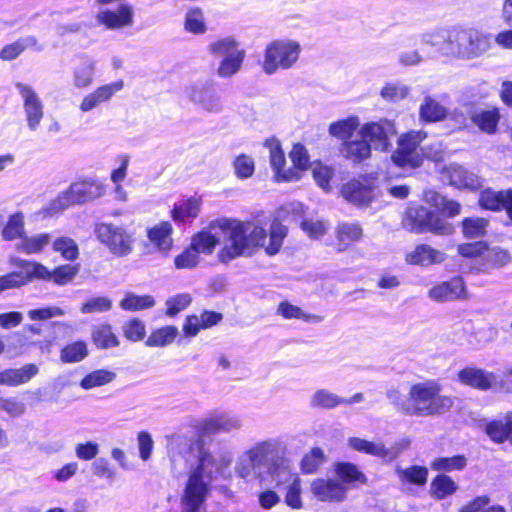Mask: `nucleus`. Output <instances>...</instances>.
<instances>
[{"label": "nucleus", "instance_id": "1", "mask_svg": "<svg viewBox=\"0 0 512 512\" xmlns=\"http://www.w3.org/2000/svg\"><path fill=\"white\" fill-rule=\"evenodd\" d=\"M211 230H219L224 238V246L218 252V259L228 263L238 257L251 256L258 249L263 248L269 256L276 255L287 237L286 226L275 220L267 231L259 223L253 221H240L237 219H219L210 224Z\"/></svg>", "mask_w": 512, "mask_h": 512}, {"label": "nucleus", "instance_id": "2", "mask_svg": "<svg viewBox=\"0 0 512 512\" xmlns=\"http://www.w3.org/2000/svg\"><path fill=\"white\" fill-rule=\"evenodd\" d=\"M184 445L189 452H196V462L191 465L188 479L181 497V512H201L207 496L210 493L211 483L218 479L231 477L230 467L233 455L229 451L213 453L201 444Z\"/></svg>", "mask_w": 512, "mask_h": 512}, {"label": "nucleus", "instance_id": "3", "mask_svg": "<svg viewBox=\"0 0 512 512\" xmlns=\"http://www.w3.org/2000/svg\"><path fill=\"white\" fill-rule=\"evenodd\" d=\"M441 384L436 380H425L410 386L405 415L435 417L447 413L454 405V399L441 394Z\"/></svg>", "mask_w": 512, "mask_h": 512}, {"label": "nucleus", "instance_id": "4", "mask_svg": "<svg viewBox=\"0 0 512 512\" xmlns=\"http://www.w3.org/2000/svg\"><path fill=\"white\" fill-rule=\"evenodd\" d=\"M284 451L283 442L277 438L258 441L238 457L235 472L245 480L258 478L262 469L270 470L278 465Z\"/></svg>", "mask_w": 512, "mask_h": 512}, {"label": "nucleus", "instance_id": "5", "mask_svg": "<svg viewBox=\"0 0 512 512\" xmlns=\"http://www.w3.org/2000/svg\"><path fill=\"white\" fill-rule=\"evenodd\" d=\"M491 48V36L475 28L454 26L449 28L444 56L458 60H474Z\"/></svg>", "mask_w": 512, "mask_h": 512}, {"label": "nucleus", "instance_id": "6", "mask_svg": "<svg viewBox=\"0 0 512 512\" xmlns=\"http://www.w3.org/2000/svg\"><path fill=\"white\" fill-rule=\"evenodd\" d=\"M106 186L95 179L72 183L65 191L58 194L49 204V212L59 213L70 206L92 202L103 197Z\"/></svg>", "mask_w": 512, "mask_h": 512}, {"label": "nucleus", "instance_id": "7", "mask_svg": "<svg viewBox=\"0 0 512 512\" xmlns=\"http://www.w3.org/2000/svg\"><path fill=\"white\" fill-rule=\"evenodd\" d=\"M208 51L213 57L221 59L216 74L224 79L231 78L241 70L246 56L245 50L231 36L212 41Z\"/></svg>", "mask_w": 512, "mask_h": 512}, {"label": "nucleus", "instance_id": "8", "mask_svg": "<svg viewBox=\"0 0 512 512\" xmlns=\"http://www.w3.org/2000/svg\"><path fill=\"white\" fill-rule=\"evenodd\" d=\"M299 42L291 39H278L270 42L264 51L262 70L272 75L278 70H288L295 65L301 53Z\"/></svg>", "mask_w": 512, "mask_h": 512}, {"label": "nucleus", "instance_id": "9", "mask_svg": "<svg viewBox=\"0 0 512 512\" xmlns=\"http://www.w3.org/2000/svg\"><path fill=\"white\" fill-rule=\"evenodd\" d=\"M403 225L409 231L416 234L430 232L435 235H450L454 228L451 223L440 218L434 211L417 205L410 206L406 210Z\"/></svg>", "mask_w": 512, "mask_h": 512}, {"label": "nucleus", "instance_id": "10", "mask_svg": "<svg viewBox=\"0 0 512 512\" xmlns=\"http://www.w3.org/2000/svg\"><path fill=\"white\" fill-rule=\"evenodd\" d=\"M97 239L117 257H125L133 250L134 237L123 226L113 223H100L95 227Z\"/></svg>", "mask_w": 512, "mask_h": 512}, {"label": "nucleus", "instance_id": "11", "mask_svg": "<svg viewBox=\"0 0 512 512\" xmlns=\"http://www.w3.org/2000/svg\"><path fill=\"white\" fill-rule=\"evenodd\" d=\"M189 101L197 108L207 114H219L224 109L221 95L211 80H199L187 88Z\"/></svg>", "mask_w": 512, "mask_h": 512}, {"label": "nucleus", "instance_id": "12", "mask_svg": "<svg viewBox=\"0 0 512 512\" xmlns=\"http://www.w3.org/2000/svg\"><path fill=\"white\" fill-rule=\"evenodd\" d=\"M427 137L423 130H412L398 140V148L392 154L393 162L400 167L417 168L422 164V155L419 150L420 143Z\"/></svg>", "mask_w": 512, "mask_h": 512}, {"label": "nucleus", "instance_id": "13", "mask_svg": "<svg viewBox=\"0 0 512 512\" xmlns=\"http://www.w3.org/2000/svg\"><path fill=\"white\" fill-rule=\"evenodd\" d=\"M11 263L18 270L0 277V291L20 288L37 277H43V269L36 265V261L12 258Z\"/></svg>", "mask_w": 512, "mask_h": 512}, {"label": "nucleus", "instance_id": "14", "mask_svg": "<svg viewBox=\"0 0 512 512\" xmlns=\"http://www.w3.org/2000/svg\"><path fill=\"white\" fill-rule=\"evenodd\" d=\"M396 134V128L392 121L381 119L378 122L364 124L358 135L366 139L371 148L386 151L390 147V138Z\"/></svg>", "mask_w": 512, "mask_h": 512}, {"label": "nucleus", "instance_id": "15", "mask_svg": "<svg viewBox=\"0 0 512 512\" xmlns=\"http://www.w3.org/2000/svg\"><path fill=\"white\" fill-rule=\"evenodd\" d=\"M16 88L23 102L25 119L29 130L38 129L44 117V104L37 92L29 85L17 83Z\"/></svg>", "mask_w": 512, "mask_h": 512}, {"label": "nucleus", "instance_id": "16", "mask_svg": "<svg viewBox=\"0 0 512 512\" xmlns=\"http://www.w3.org/2000/svg\"><path fill=\"white\" fill-rule=\"evenodd\" d=\"M376 188L375 179L371 176H361L343 185L341 193L350 203L357 206H368L374 199Z\"/></svg>", "mask_w": 512, "mask_h": 512}, {"label": "nucleus", "instance_id": "17", "mask_svg": "<svg viewBox=\"0 0 512 512\" xmlns=\"http://www.w3.org/2000/svg\"><path fill=\"white\" fill-rule=\"evenodd\" d=\"M428 297L435 302H453L469 298L466 284L461 277H453L448 281L434 285L428 291Z\"/></svg>", "mask_w": 512, "mask_h": 512}, {"label": "nucleus", "instance_id": "18", "mask_svg": "<svg viewBox=\"0 0 512 512\" xmlns=\"http://www.w3.org/2000/svg\"><path fill=\"white\" fill-rule=\"evenodd\" d=\"M408 445L409 441L403 440L395 447L387 448L382 442H373L360 437H350L348 439V446L357 452L391 460L397 458L400 450L407 448Z\"/></svg>", "mask_w": 512, "mask_h": 512}, {"label": "nucleus", "instance_id": "19", "mask_svg": "<svg viewBox=\"0 0 512 512\" xmlns=\"http://www.w3.org/2000/svg\"><path fill=\"white\" fill-rule=\"evenodd\" d=\"M123 87L124 82L122 80L99 86L94 91L84 96L79 105V109L81 112L87 113L99 107L101 104L109 102Z\"/></svg>", "mask_w": 512, "mask_h": 512}, {"label": "nucleus", "instance_id": "20", "mask_svg": "<svg viewBox=\"0 0 512 512\" xmlns=\"http://www.w3.org/2000/svg\"><path fill=\"white\" fill-rule=\"evenodd\" d=\"M243 426L241 417L231 413L213 414L202 423V429L206 433H230L240 430Z\"/></svg>", "mask_w": 512, "mask_h": 512}, {"label": "nucleus", "instance_id": "21", "mask_svg": "<svg viewBox=\"0 0 512 512\" xmlns=\"http://www.w3.org/2000/svg\"><path fill=\"white\" fill-rule=\"evenodd\" d=\"M269 149L270 164L275 173L277 181H294L298 179L297 173L292 170H284L285 156L281 149L280 142L275 138H269L264 143Z\"/></svg>", "mask_w": 512, "mask_h": 512}, {"label": "nucleus", "instance_id": "22", "mask_svg": "<svg viewBox=\"0 0 512 512\" xmlns=\"http://www.w3.org/2000/svg\"><path fill=\"white\" fill-rule=\"evenodd\" d=\"M458 380L467 386L478 390H488L496 382L494 373L477 367H465L457 374Z\"/></svg>", "mask_w": 512, "mask_h": 512}, {"label": "nucleus", "instance_id": "23", "mask_svg": "<svg viewBox=\"0 0 512 512\" xmlns=\"http://www.w3.org/2000/svg\"><path fill=\"white\" fill-rule=\"evenodd\" d=\"M96 20L107 29H121L132 25L133 9L128 5H121L117 10H104L97 14Z\"/></svg>", "mask_w": 512, "mask_h": 512}, {"label": "nucleus", "instance_id": "24", "mask_svg": "<svg viewBox=\"0 0 512 512\" xmlns=\"http://www.w3.org/2000/svg\"><path fill=\"white\" fill-rule=\"evenodd\" d=\"M311 492L323 502H341L346 498V488L334 480L315 479L311 483Z\"/></svg>", "mask_w": 512, "mask_h": 512}, {"label": "nucleus", "instance_id": "25", "mask_svg": "<svg viewBox=\"0 0 512 512\" xmlns=\"http://www.w3.org/2000/svg\"><path fill=\"white\" fill-rule=\"evenodd\" d=\"M445 175L450 184L458 188L475 190L482 186V181L476 174L456 163L446 167Z\"/></svg>", "mask_w": 512, "mask_h": 512}, {"label": "nucleus", "instance_id": "26", "mask_svg": "<svg viewBox=\"0 0 512 512\" xmlns=\"http://www.w3.org/2000/svg\"><path fill=\"white\" fill-rule=\"evenodd\" d=\"M446 254L430 245H417L412 251L406 254V262L411 265L429 266L444 262Z\"/></svg>", "mask_w": 512, "mask_h": 512}, {"label": "nucleus", "instance_id": "27", "mask_svg": "<svg viewBox=\"0 0 512 512\" xmlns=\"http://www.w3.org/2000/svg\"><path fill=\"white\" fill-rule=\"evenodd\" d=\"M172 233V225L162 221L147 229V238L157 250L167 253L173 244Z\"/></svg>", "mask_w": 512, "mask_h": 512}, {"label": "nucleus", "instance_id": "28", "mask_svg": "<svg viewBox=\"0 0 512 512\" xmlns=\"http://www.w3.org/2000/svg\"><path fill=\"white\" fill-rule=\"evenodd\" d=\"M36 265L43 269V277H37V280L53 281L55 284L63 286L71 282L79 271L78 265L65 264L49 270L42 263L36 262Z\"/></svg>", "mask_w": 512, "mask_h": 512}, {"label": "nucleus", "instance_id": "29", "mask_svg": "<svg viewBox=\"0 0 512 512\" xmlns=\"http://www.w3.org/2000/svg\"><path fill=\"white\" fill-rule=\"evenodd\" d=\"M39 372L35 364H26L18 369H6L0 372V382L7 386H19L27 383Z\"/></svg>", "mask_w": 512, "mask_h": 512}, {"label": "nucleus", "instance_id": "30", "mask_svg": "<svg viewBox=\"0 0 512 512\" xmlns=\"http://www.w3.org/2000/svg\"><path fill=\"white\" fill-rule=\"evenodd\" d=\"M340 153L344 158L358 163L371 156V146L366 139L360 137V139L343 142Z\"/></svg>", "mask_w": 512, "mask_h": 512}, {"label": "nucleus", "instance_id": "31", "mask_svg": "<svg viewBox=\"0 0 512 512\" xmlns=\"http://www.w3.org/2000/svg\"><path fill=\"white\" fill-rule=\"evenodd\" d=\"M200 210L201 200L192 197L176 203L171 211V217L176 222H184L187 219L196 218Z\"/></svg>", "mask_w": 512, "mask_h": 512}, {"label": "nucleus", "instance_id": "32", "mask_svg": "<svg viewBox=\"0 0 512 512\" xmlns=\"http://www.w3.org/2000/svg\"><path fill=\"white\" fill-rule=\"evenodd\" d=\"M73 85L78 89L89 87L94 80L95 62L91 59H83L73 68Z\"/></svg>", "mask_w": 512, "mask_h": 512}, {"label": "nucleus", "instance_id": "33", "mask_svg": "<svg viewBox=\"0 0 512 512\" xmlns=\"http://www.w3.org/2000/svg\"><path fill=\"white\" fill-rule=\"evenodd\" d=\"M447 109L437 100L430 96H426L420 105L419 114L421 120L425 122L442 121L447 116Z\"/></svg>", "mask_w": 512, "mask_h": 512}, {"label": "nucleus", "instance_id": "34", "mask_svg": "<svg viewBox=\"0 0 512 512\" xmlns=\"http://www.w3.org/2000/svg\"><path fill=\"white\" fill-rule=\"evenodd\" d=\"M276 314L283 317L284 319H299L304 322L320 323L323 320L322 316L316 314H308L304 312L299 306H296L288 301H282L279 303Z\"/></svg>", "mask_w": 512, "mask_h": 512}, {"label": "nucleus", "instance_id": "35", "mask_svg": "<svg viewBox=\"0 0 512 512\" xmlns=\"http://www.w3.org/2000/svg\"><path fill=\"white\" fill-rule=\"evenodd\" d=\"M512 425V412H508L503 419H497L486 425V433L496 443H503L509 437Z\"/></svg>", "mask_w": 512, "mask_h": 512}, {"label": "nucleus", "instance_id": "36", "mask_svg": "<svg viewBox=\"0 0 512 512\" xmlns=\"http://www.w3.org/2000/svg\"><path fill=\"white\" fill-rule=\"evenodd\" d=\"M489 219L473 216L466 217L461 222L463 236L467 239H476L486 236Z\"/></svg>", "mask_w": 512, "mask_h": 512}, {"label": "nucleus", "instance_id": "37", "mask_svg": "<svg viewBox=\"0 0 512 512\" xmlns=\"http://www.w3.org/2000/svg\"><path fill=\"white\" fill-rule=\"evenodd\" d=\"M362 236L363 229L358 223L343 222L337 227V240L341 250L354 242L360 241Z\"/></svg>", "mask_w": 512, "mask_h": 512}, {"label": "nucleus", "instance_id": "38", "mask_svg": "<svg viewBox=\"0 0 512 512\" xmlns=\"http://www.w3.org/2000/svg\"><path fill=\"white\" fill-rule=\"evenodd\" d=\"M472 122L483 132L493 134L496 131L500 114L498 109L481 110L472 116Z\"/></svg>", "mask_w": 512, "mask_h": 512}, {"label": "nucleus", "instance_id": "39", "mask_svg": "<svg viewBox=\"0 0 512 512\" xmlns=\"http://www.w3.org/2000/svg\"><path fill=\"white\" fill-rule=\"evenodd\" d=\"M28 48H33L35 50L42 49L38 45V41L34 36H28L5 46L0 52V58L6 61L13 60Z\"/></svg>", "mask_w": 512, "mask_h": 512}, {"label": "nucleus", "instance_id": "40", "mask_svg": "<svg viewBox=\"0 0 512 512\" xmlns=\"http://www.w3.org/2000/svg\"><path fill=\"white\" fill-rule=\"evenodd\" d=\"M2 238L6 241L20 239L25 235V222L22 212H17L9 216L8 221L1 231Z\"/></svg>", "mask_w": 512, "mask_h": 512}, {"label": "nucleus", "instance_id": "41", "mask_svg": "<svg viewBox=\"0 0 512 512\" xmlns=\"http://www.w3.org/2000/svg\"><path fill=\"white\" fill-rule=\"evenodd\" d=\"M457 489L458 485L451 477L445 474L437 475L430 484V494L437 500H442L445 497L454 494Z\"/></svg>", "mask_w": 512, "mask_h": 512}, {"label": "nucleus", "instance_id": "42", "mask_svg": "<svg viewBox=\"0 0 512 512\" xmlns=\"http://www.w3.org/2000/svg\"><path fill=\"white\" fill-rule=\"evenodd\" d=\"M154 305L155 300L153 296L137 295L132 292L126 293L124 298L119 302L121 309L132 312L149 309Z\"/></svg>", "mask_w": 512, "mask_h": 512}, {"label": "nucleus", "instance_id": "43", "mask_svg": "<svg viewBox=\"0 0 512 512\" xmlns=\"http://www.w3.org/2000/svg\"><path fill=\"white\" fill-rule=\"evenodd\" d=\"M449 28H434L423 32L420 35V42L423 45L435 48L437 52L444 56V47L448 41Z\"/></svg>", "mask_w": 512, "mask_h": 512}, {"label": "nucleus", "instance_id": "44", "mask_svg": "<svg viewBox=\"0 0 512 512\" xmlns=\"http://www.w3.org/2000/svg\"><path fill=\"white\" fill-rule=\"evenodd\" d=\"M51 237L47 233L26 236L16 245V249L25 254H36L50 243Z\"/></svg>", "mask_w": 512, "mask_h": 512}, {"label": "nucleus", "instance_id": "45", "mask_svg": "<svg viewBox=\"0 0 512 512\" xmlns=\"http://www.w3.org/2000/svg\"><path fill=\"white\" fill-rule=\"evenodd\" d=\"M396 474L403 484L409 483L422 486L426 484L428 479V469L424 466L414 465L408 468L398 467Z\"/></svg>", "mask_w": 512, "mask_h": 512}, {"label": "nucleus", "instance_id": "46", "mask_svg": "<svg viewBox=\"0 0 512 512\" xmlns=\"http://www.w3.org/2000/svg\"><path fill=\"white\" fill-rule=\"evenodd\" d=\"M340 405H343L342 397L327 389H318L310 397L312 408L333 409Z\"/></svg>", "mask_w": 512, "mask_h": 512}, {"label": "nucleus", "instance_id": "47", "mask_svg": "<svg viewBox=\"0 0 512 512\" xmlns=\"http://www.w3.org/2000/svg\"><path fill=\"white\" fill-rule=\"evenodd\" d=\"M178 335L175 326H165L153 331L145 341L148 347H164L171 344Z\"/></svg>", "mask_w": 512, "mask_h": 512}, {"label": "nucleus", "instance_id": "48", "mask_svg": "<svg viewBox=\"0 0 512 512\" xmlns=\"http://www.w3.org/2000/svg\"><path fill=\"white\" fill-rule=\"evenodd\" d=\"M116 374L112 371L99 369L87 374L80 382L81 388L89 390L112 382Z\"/></svg>", "mask_w": 512, "mask_h": 512}, {"label": "nucleus", "instance_id": "49", "mask_svg": "<svg viewBox=\"0 0 512 512\" xmlns=\"http://www.w3.org/2000/svg\"><path fill=\"white\" fill-rule=\"evenodd\" d=\"M467 466V459L464 455H455L452 457H439L434 459L430 467L434 471L451 472L463 470Z\"/></svg>", "mask_w": 512, "mask_h": 512}, {"label": "nucleus", "instance_id": "50", "mask_svg": "<svg viewBox=\"0 0 512 512\" xmlns=\"http://www.w3.org/2000/svg\"><path fill=\"white\" fill-rule=\"evenodd\" d=\"M337 476L345 483H360L365 484L367 481L366 476L358 469V467L349 462L338 463L335 468Z\"/></svg>", "mask_w": 512, "mask_h": 512}, {"label": "nucleus", "instance_id": "51", "mask_svg": "<svg viewBox=\"0 0 512 512\" xmlns=\"http://www.w3.org/2000/svg\"><path fill=\"white\" fill-rule=\"evenodd\" d=\"M505 190L495 191L490 188L483 190L479 196V205L483 209L499 212L503 208Z\"/></svg>", "mask_w": 512, "mask_h": 512}, {"label": "nucleus", "instance_id": "52", "mask_svg": "<svg viewBox=\"0 0 512 512\" xmlns=\"http://www.w3.org/2000/svg\"><path fill=\"white\" fill-rule=\"evenodd\" d=\"M490 502V498L486 495L477 496L464 505L460 512H507L504 506L500 504L490 505Z\"/></svg>", "mask_w": 512, "mask_h": 512}, {"label": "nucleus", "instance_id": "53", "mask_svg": "<svg viewBox=\"0 0 512 512\" xmlns=\"http://www.w3.org/2000/svg\"><path fill=\"white\" fill-rule=\"evenodd\" d=\"M327 458L321 448H312L304 455L301 460V470L305 474L314 473L322 464L326 462Z\"/></svg>", "mask_w": 512, "mask_h": 512}, {"label": "nucleus", "instance_id": "54", "mask_svg": "<svg viewBox=\"0 0 512 512\" xmlns=\"http://www.w3.org/2000/svg\"><path fill=\"white\" fill-rule=\"evenodd\" d=\"M88 355L85 342L77 341L65 346L60 353V359L64 363H75L82 361Z\"/></svg>", "mask_w": 512, "mask_h": 512}, {"label": "nucleus", "instance_id": "55", "mask_svg": "<svg viewBox=\"0 0 512 512\" xmlns=\"http://www.w3.org/2000/svg\"><path fill=\"white\" fill-rule=\"evenodd\" d=\"M359 126V120L357 117H350L344 120H340L332 123L329 126V133L339 139L349 138L353 132Z\"/></svg>", "mask_w": 512, "mask_h": 512}, {"label": "nucleus", "instance_id": "56", "mask_svg": "<svg viewBox=\"0 0 512 512\" xmlns=\"http://www.w3.org/2000/svg\"><path fill=\"white\" fill-rule=\"evenodd\" d=\"M409 94V88L400 82L386 83L380 91V96L388 102H399Z\"/></svg>", "mask_w": 512, "mask_h": 512}, {"label": "nucleus", "instance_id": "57", "mask_svg": "<svg viewBox=\"0 0 512 512\" xmlns=\"http://www.w3.org/2000/svg\"><path fill=\"white\" fill-rule=\"evenodd\" d=\"M219 243V238L210 232H200L192 238L191 246L197 253L211 254Z\"/></svg>", "mask_w": 512, "mask_h": 512}, {"label": "nucleus", "instance_id": "58", "mask_svg": "<svg viewBox=\"0 0 512 512\" xmlns=\"http://www.w3.org/2000/svg\"><path fill=\"white\" fill-rule=\"evenodd\" d=\"M53 250L69 261L77 259L79 255L78 245L70 237L57 238L53 243Z\"/></svg>", "mask_w": 512, "mask_h": 512}, {"label": "nucleus", "instance_id": "59", "mask_svg": "<svg viewBox=\"0 0 512 512\" xmlns=\"http://www.w3.org/2000/svg\"><path fill=\"white\" fill-rule=\"evenodd\" d=\"M93 341L99 348H110L118 346L119 342L116 335L112 332L111 326L101 325L93 332Z\"/></svg>", "mask_w": 512, "mask_h": 512}, {"label": "nucleus", "instance_id": "60", "mask_svg": "<svg viewBox=\"0 0 512 512\" xmlns=\"http://www.w3.org/2000/svg\"><path fill=\"white\" fill-rule=\"evenodd\" d=\"M184 28L193 34H203L206 31L204 16L199 8L190 9L186 13Z\"/></svg>", "mask_w": 512, "mask_h": 512}, {"label": "nucleus", "instance_id": "61", "mask_svg": "<svg viewBox=\"0 0 512 512\" xmlns=\"http://www.w3.org/2000/svg\"><path fill=\"white\" fill-rule=\"evenodd\" d=\"M235 175L240 179L250 178L255 171V163L251 156L241 154L233 162Z\"/></svg>", "mask_w": 512, "mask_h": 512}, {"label": "nucleus", "instance_id": "62", "mask_svg": "<svg viewBox=\"0 0 512 512\" xmlns=\"http://www.w3.org/2000/svg\"><path fill=\"white\" fill-rule=\"evenodd\" d=\"M301 480L295 477L293 481L286 486L285 503L292 509H301L303 502L301 499Z\"/></svg>", "mask_w": 512, "mask_h": 512}, {"label": "nucleus", "instance_id": "63", "mask_svg": "<svg viewBox=\"0 0 512 512\" xmlns=\"http://www.w3.org/2000/svg\"><path fill=\"white\" fill-rule=\"evenodd\" d=\"M112 308V300L105 296L93 297L82 304L80 311L83 314L101 313Z\"/></svg>", "mask_w": 512, "mask_h": 512}, {"label": "nucleus", "instance_id": "64", "mask_svg": "<svg viewBox=\"0 0 512 512\" xmlns=\"http://www.w3.org/2000/svg\"><path fill=\"white\" fill-rule=\"evenodd\" d=\"M124 336L131 341H140L144 338L145 324L139 319H132L123 326Z\"/></svg>", "mask_w": 512, "mask_h": 512}]
</instances>
